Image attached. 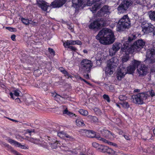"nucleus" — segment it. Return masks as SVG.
Masks as SVG:
<instances>
[{
    "label": "nucleus",
    "mask_w": 155,
    "mask_h": 155,
    "mask_svg": "<svg viewBox=\"0 0 155 155\" xmlns=\"http://www.w3.org/2000/svg\"><path fill=\"white\" fill-rule=\"evenodd\" d=\"M96 38L102 44L105 45L113 43L115 40L114 35L112 31L107 28L101 30L96 36Z\"/></svg>",
    "instance_id": "nucleus-1"
},
{
    "label": "nucleus",
    "mask_w": 155,
    "mask_h": 155,
    "mask_svg": "<svg viewBox=\"0 0 155 155\" xmlns=\"http://www.w3.org/2000/svg\"><path fill=\"white\" fill-rule=\"evenodd\" d=\"M133 38L132 37H129L127 39H125L122 41V43L123 44L121 48L120 51L124 52L127 55H128L129 54L135 52L132 47V45H131L132 43Z\"/></svg>",
    "instance_id": "nucleus-2"
},
{
    "label": "nucleus",
    "mask_w": 155,
    "mask_h": 155,
    "mask_svg": "<svg viewBox=\"0 0 155 155\" xmlns=\"http://www.w3.org/2000/svg\"><path fill=\"white\" fill-rule=\"evenodd\" d=\"M130 19L127 15H124L119 21L117 25V30L123 31L126 28H128L130 26Z\"/></svg>",
    "instance_id": "nucleus-3"
},
{
    "label": "nucleus",
    "mask_w": 155,
    "mask_h": 155,
    "mask_svg": "<svg viewBox=\"0 0 155 155\" xmlns=\"http://www.w3.org/2000/svg\"><path fill=\"white\" fill-rule=\"evenodd\" d=\"M149 96L146 92H143L133 95L130 100L135 104H144V101L147 99Z\"/></svg>",
    "instance_id": "nucleus-4"
},
{
    "label": "nucleus",
    "mask_w": 155,
    "mask_h": 155,
    "mask_svg": "<svg viewBox=\"0 0 155 155\" xmlns=\"http://www.w3.org/2000/svg\"><path fill=\"white\" fill-rule=\"evenodd\" d=\"M81 69L83 72H89L92 64L91 61L90 60L84 59L82 61L81 63Z\"/></svg>",
    "instance_id": "nucleus-5"
},
{
    "label": "nucleus",
    "mask_w": 155,
    "mask_h": 155,
    "mask_svg": "<svg viewBox=\"0 0 155 155\" xmlns=\"http://www.w3.org/2000/svg\"><path fill=\"white\" fill-rule=\"evenodd\" d=\"M132 4L131 0H123L117 8L119 12L120 13H124Z\"/></svg>",
    "instance_id": "nucleus-6"
},
{
    "label": "nucleus",
    "mask_w": 155,
    "mask_h": 155,
    "mask_svg": "<svg viewBox=\"0 0 155 155\" xmlns=\"http://www.w3.org/2000/svg\"><path fill=\"white\" fill-rule=\"evenodd\" d=\"M145 61H148L149 63L155 62V50L154 49L148 50L147 51Z\"/></svg>",
    "instance_id": "nucleus-7"
},
{
    "label": "nucleus",
    "mask_w": 155,
    "mask_h": 155,
    "mask_svg": "<svg viewBox=\"0 0 155 155\" xmlns=\"http://www.w3.org/2000/svg\"><path fill=\"white\" fill-rule=\"evenodd\" d=\"M154 27L151 23H143L142 25V31L144 33L148 34L153 32H154Z\"/></svg>",
    "instance_id": "nucleus-8"
},
{
    "label": "nucleus",
    "mask_w": 155,
    "mask_h": 155,
    "mask_svg": "<svg viewBox=\"0 0 155 155\" xmlns=\"http://www.w3.org/2000/svg\"><path fill=\"white\" fill-rule=\"evenodd\" d=\"M104 21L103 18H98L97 20L91 23L89 27L90 29L98 28L101 26L104 25Z\"/></svg>",
    "instance_id": "nucleus-9"
},
{
    "label": "nucleus",
    "mask_w": 155,
    "mask_h": 155,
    "mask_svg": "<svg viewBox=\"0 0 155 155\" xmlns=\"http://www.w3.org/2000/svg\"><path fill=\"white\" fill-rule=\"evenodd\" d=\"M145 45V41L140 39L134 42L132 45L135 51L136 52L140 51L143 48Z\"/></svg>",
    "instance_id": "nucleus-10"
},
{
    "label": "nucleus",
    "mask_w": 155,
    "mask_h": 155,
    "mask_svg": "<svg viewBox=\"0 0 155 155\" xmlns=\"http://www.w3.org/2000/svg\"><path fill=\"white\" fill-rule=\"evenodd\" d=\"M137 71L139 76H143L146 74L147 72V68L145 65L141 64L139 61L137 67Z\"/></svg>",
    "instance_id": "nucleus-11"
},
{
    "label": "nucleus",
    "mask_w": 155,
    "mask_h": 155,
    "mask_svg": "<svg viewBox=\"0 0 155 155\" xmlns=\"http://www.w3.org/2000/svg\"><path fill=\"white\" fill-rule=\"evenodd\" d=\"M139 63V61H134L133 64L127 67V68H125V70L127 71V73H128L130 74L133 73L135 70L136 68H137L138 64Z\"/></svg>",
    "instance_id": "nucleus-12"
},
{
    "label": "nucleus",
    "mask_w": 155,
    "mask_h": 155,
    "mask_svg": "<svg viewBox=\"0 0 155 155\" xmlns=\"http://www.w3.org/2000/svg\"><path fill=\"white\" fill-rule=\"evenodd\" d=\"M127 74L125 68L123 67H120L117 72V78L118 80H120Z\"/></svg>",
    "instance_id": "nucleus-13"
},
{
    "label": "nucleus",
    "mask_w": 155,
    "mask_h": 155,
    "mask_svg": "<svg viewBox=\"0 0 155 155\" xmlns=\"http://www.w3.org/2000/svg\"><path fill=\"white\" fill-rule=\"evenodd\" d=\"M37 4L43 11H46L49 5L48 3L42 0H37Z\"/></svg>",
    "instance_id": "nucleus-14"
},
{
    "label": "nucleus",
    "mask_w": 155,
    "mask_h": 155,
    "mask_svg": "<svg viewBox=\"0 0 155 155\" xmlns=\"http://www.w3.org/2000/svg\"><path fill=\"white\" fill-rule=\"evenodd\" d=\"M108 6L107 5H105L97 13V16H104L105 15H108L109 14V12L108 10Z\"/></svg>",
    "instance_id": "nucleus-15"
},
{
    "label": "nucleus",
    "mask_w": 155,
    "mask_h": 155,
    "mask_svg": "<svg viewBox=\"0 0 155 155\" xmlns=\"http://www.w3.org/2000/svg\"><path fill=\"white\" fill-rule=\"evenodd\" d=\"M119 62L118 59L116 57H114L110 59L108 61L107 65H109L110 67L115 68L117 67Z\"/></svg>",
    "instance_id": "nucleus-16"
},
{
    "label": "nucleus",
    "mask_w": 155,
    "mask_h": 155,
    "mask_svg": "<svg viewBox=\"0 0 155 155\" xmlns=\"http://www.w3.org/2000/svg\"><path fill=\"white\" fill-rule=\"evenodd\" d=\"M66 2V0H55L50 5L53 8H59L63 5Z\"/></svg>",
    "instance_id": "nucleus-17"
},
{
    "label": "nucleus",
    "mask_w": 155,
    "mask_h": 155,
    "mask_svg": "<svg viewBox=\"0 0 155 155\" xmlns=\"http://www.w3.org/2000/svg\"><path fill=\"white\" fill-rule=\"evenodd\" d=\"M83 0H72L73 6L74 8H78L82 6Z\"/></svg>",
    "instance_id": "nucleus-18"
},
{
    "label": "nucleus",
    "mask_w": 155,
    "mask_h": 155,
    "mask_svg": "<svg viewBox=\"0 0 155 155\" xmlns=\"http://www.w3.org/2000/svg\"><path fill=\"white\" fill-rule=\"evenodd\" d=\"M8 141L11 144H13L18 147H21V148L25 149V146L21 145V144L20 143H18V142H16L12 139H9L8 140Z\"/></svg>",
    "instance_id": "nucleus-19"
},
{
    "label": "nucleus",
    "mask_w": 155,
    "mask_h": 155,
    "mask_svg": "<svg viewBox=\"0 0 155 155\" xmlns=\"http://www.w3.org/2000/svg\"><path fill=\"white\" fill-rule=\"evenodd\" d=\"M101 8V4L98 3H96L92 7L90 8L91 11L93 13L96 12V11Z\"/></svg>",
    "instance_id": "nucleus-20"
},
{
    "label": "nucleus",
    "mask_w": 155,
    "mask_h": 155,
    "mask_svg": "<svg viewBox=\"0 0 155 155\" xmlns=\"http://www.w3.org/2000/svg\"><path fill=\"white\" fill-rule=\"evenodd\" d=\"M39 86V88L41 89H42L44 91H47L48 89V85L44 82L40 84Z\"/></svg>",
    "instance_id": "nucleus-21"
},
{
    "label": "nucleus",
    "mask_w": 155,
    "mask_h": 155,
    "mask_svg": "<svg viewBox=\"0 0 155 155\" xmlns=\"http://www.w3.org/2000/svg\"><path fill=\"white\" fill-rule=\"evenodd\" d=\"M76 125L79 127L83 126L84 125V122L81 118H78L76 120Z\"/></svg>",
    "instance_id": "nucleus-22"
},
{
    "label": "nucleus",
    "mask_w": 155,
    "mask_h": 155,
    "mask_svg": "<svg viewBox=\"0 0 155 155\" xmlns=\"http://www.w3.org/2000/svg\"><path fill=\"white\" fill-rule=\"evenodd\" d=\"M121 46L122 45L120 43L117 42L113 44L112 48L117 51L120 49Z\"/></svg>",
    "instance_id": "nucleus-23"
},
{
    "label": "nucleus",
    "mask_w": 155,
    "mask_h": 155,
    "mask_svg": "<svg viewBox=\"0 0 155 155\" xmlns=\"http://www.w3.org/2000/svg\"><path fill=\"white\" fill-rule=\"evenodd\" d=\"M5 146L8 148L9 150H10L15 155H23L18 153L16 151L13 150L12 148V147L9 146L8 144H5Z\"/></svg>",
    "instance_id": "nucleus-24"
},
{
    "label": "nucleus",
    "mask_w": 155,
    "mask_h": 155,
    "mask_svg": "<svg viewBox=\"0 0 155 155\" xmlns=\"http://www.w3.org/2000/svg\"><path fill=\"white\" fill-rule=\"evenodd\" d=\"M86 136L88 137L94 138L95 136V132L93 131L88 130Z\"/></svg>",
    "instance_id": "nucleus-25"
},
{
    "label": "nucleus",
    "mask_w": 155,
    "mask_h": 155,
    "mask_svg": "<svg viewBox=\"0 0 155 155\" xmlns=\"http://www.w3.org/2000/svg\"><path fill=\"white\" fill-rule=\"evenodd\" d=\"M110 67L109 65H107V66L105 69V73L107 74H109V75H111L113 73V71L111 69L114 68H111Z\"/></svg>",
    "instance_id": "nucleus-26"
},
{
    "label": "nucleus",
    "mask_w": 155,
    "mask_h": 155,
    "mask_svg": "<svg viewBox=\"0 0 155 155\" xmlns=\"http://www.w3.org/2000/svg\"><path fill=\"white\" fill-rule=\"evenodd\" d=\"M87 117L92 123L97 122L98 121V119L95 116L89 115L87 116Z\"/></svg>",
    "instance_id": "nucleus-27"
},
{
    "label": "nucleus",
    "mask_w": 155,
    "mask_h": 155,
    "mask_svg": "<svg viewBox=\"0 0 155 155\" xmlns=\"http://www.w3.org/2000/svg\"><path fill=\"white\" fill-rule=\"evenodd\" d=\"M74 40H67L65 42H63V45L65 48L67 46H70V45H74Z\"/></svg>",
    "instance_id": "nucleus-28"
},
{
    "label": "nucleus",
    "mask_w": 155,
    "mask_h": 155,
    "mask_svg": "<svg viewBox=\"0 0 155 155\" xmlns=\"http://www.w3.org/2000/svg\"><path fill=\"white\" fill-rule=\"evenodd\" d=\"M148 15L150 19L155 21V11H150L148 12Z\"/></svg>",
    "instance_id": "nucleus-29"
},
{
    "label": "nucleus",
    "mask_w": 155,
    "mask_h": 155,
    "mask_svg": "<svg viewBox=\"0 0 155 155\" xmlns=\"http://www.w3.org/2000/svg\"><path fill=\"white\" fill-rule=\"evenodd\" d=\"M63 114H66L71 117H72L74 116H76L75 114L68 111L67 108H66V109L63 111Z\"/></svg>",
    "instance_id": "nucleus-30"
},
{
    "label": "nucleus",
    "mask_w": 155,
    "mask_h": 155,
    "mask_svg": "<svg viewBox=\"0 0 155 155\" xmlns=\"http://www.w3.org/2000/svg\"><path fill=\"white\" fill-rule=\"evenodd\" d=\"M54 97L55 98V100L58 102H61L62 103H64V102L61 100V96L56 94L54 96Z\"/></svg>",
    "instance_id": "nucleus-31"
},
{
    "label": "nucleus",
    "mask_w": 155,
    "mask_h": 155,
    "mask_svg": "<svg viewBox=\"0 0 155 155\" xmlns=\"http://www.w3.org/2000/svg\"><path fill=\"white\" fill-rule=\"evenodd\" d=\"M104 133L106 134V135H105V137H106L109 138L114 137V134H112L110 131L108 130H105Z\"/></svg>",
    "instance_id": "nucleus-32"
},
{
    "label": "nucleus",
    "mask_w": 155,
    "mask_h": 155,
    "mask_svg": "<svg viewBox=\"0 0 155 155\" xmlns=\"http://www.w3.org/2000/svg\"><path fill=\"white\" fill-rule=\"evenodd\" d=\"M105 87L106 90L108 91H112L114 90V87L112 85L106 84L105 85Z\"/></svg>",
    "instance_id": "nucleus-33"
},
{
    "label": "nucleus",
    "mask_w": 155,
    "mask_h": 155,
    "mask_svg": "<svg viewBox=\"0 0 155 155\" xmlns=\"http://www.w3.org/2000/svg\"><path fill=\"white\" fill-rule=\"evenodd\" d=\"M79 112L83 115L86 116L88 114V112L85 110L80 109L79 110Z\"/></svg>",
    "instance_id": "nucleus-34"
},
{
    "label": "nucleus",
    "mask_w": 155,
    "mask_h": 155,
    "mask_svg": "<svg viewBox=\"0 0 155 155\" xmlns=\"http://www.w3.org/2000/svg\"><path fill=\"white\" fill-rule=\"evenodd\" d=\"M45 139L50 144H51L53 142H55V140L52 138H51L50 137L46 136L45 137Z\"/></svg>",
    "instance_id": "nucleus-35"
},
{
    "label": "nucleus",
    "mask_w": 155,
    "mask_h": 155,
    "mask_svg": "<svg viewBox=\"0 0 155 155\" xmlns=\"http://www.w3.org/2000/svg\"><path fill=\"white\" fill-rule=\"evenodd\" d=\"M145 92L149 96L148 97H149L150 95V96L152 97H153L155 96V93L154 91L152 90H149L148 91Z\"/></svg>",
    "instance_id": "nucleus-36"
},
{
    "label": "nucleus",
    "mask_w": 155,
    "mask_h": 155,
    "mask_svg": "<svg viewBox=\"0 0 155 155\" xmlns=\"http://www.w3.org/2000/svg\"><path fill=\"white\" fill-rule=\"evenodd\" d=\"M107 153L112 155H114L115 154L116 152L112 149L108 147Z\"/></svg>",
    "instance_id": "nucleus-37"
},
{
    "label": "nucleus",
    "mask_w": 155,
    "mask_h": 155,
    "mask_svg": "<svg viewBox=\"0 0 155 155\" xmlns=\"http://www.w3.org/2000/svg\"><path fill=\"white\" fill-rule=\"evenodd\" d=\"M117 52V51L112 48L109 49L110 55L111 56H113Z\"/></svg>",
    "instance_id": "nucleus-38"
},
{
    "label": "nucleus",
    "mask_w": 155,
    "mask_h": 155,
    "mask_svg": "<svg viewBox=\"0 0 155 155\" xmlns=\"http://www.w3.org/2000/svg\"><path fill=\"white\" fill-rule=\"evenodd\" d=\"M65 133L64 131H60L58 133V135L61 138H64Z\"/></svg>",
    "instance_id": "nucleus-39"
},
{
    "label": "nucleus",
    "mask_w": 155,
    "mask_h": 155,
    "mask_svg": "<svg viewBox=\"0 0 155 155\" xmlns=\"http://www.w3.org/2000/svg\"><path fill=\"white\" fill-rule=\"evenodd\" d=\"M58 141H56V142H53L50 144L51 145V147L53 149H56L58 145Z\"/></svg>",
    "instance_id": "nucleus-40"
},
{
    "label": "nucleus",
    "mask_w": 155,
    "mask_h": 155,
    "mask_svg": "<svg viewBox=\"0 0 155 155\" xmlns=\"http://www.w3.org/2000/svg\"><path fill=\"white\" fill-rule=\"evenodd\" d=\"M119 99L121 101L126 100L127 99V97L124 95H120L119 97Z\"/></svg>",
    "instance_id": "nucleus-41"
},
{
    "label": "nucleus",
    "mask_w": 155,
    "mask_h": 155,
    "mask_svg": "<svg viewBox=\"0 0 155 155\" xmlns=\"http://www.w3.org/2000/svg\"><path fill=\"white\" fill-rule=\"evenodd\" d=\"M129 57L128 55H126V56H124L122 59L123 63L127 62L129 59Z\"/></svg>",
    "instance_id": "nucleus-42"
},
{
    "label": "nucleus",
    "mask_w": 155,
    "mask_h": 155,
    "mask_svg": "<svg viewBox=\"0 0 155 155\" xmlns=\"http://www.w3.org/2000/svg\"><path fill=\"white\" fill-rule=\"evenodd\" d=\"M108 147L107 146H101L99 149H101V151L103 152H107Z\"/></svg>",
    "instance_id": "nucleus-43"
},
{
    "label": "nucleus",
    "mask_w": 155,
    "mask_h": 155,
    "mask_svg": "<svg viewBox=\"0 0 155 155\" xmlns=\"http://www.w3.org/2000/svg\"><path fill=\"white\" fill-rule=\"evenodd\" d=\"M21 21L24 24L26 25H28L29 24L30 21L28 19L22 18Z\"/></svg>",
    "instance_id": "nucleus-44"
},
{
    "label": "nucleus",
    "mask_w": 155,
    "mask_h": 155,
    "mask_svg": "<svg viewBox=\"0 0 155 155\" xmlns=\"http://www.w3.org/2000/svg\"><path fill=\"white\" fill-rule=\"evenodd\" d=\"M62 72L65 75V76L67 77L68 78H71L72 77L69 74L65 69Z\"/></svg>",
    "instance_id": "nucleus-45"
},
{
    "label": "nucleus",
    "mask_w": 155,
    "mask_h": 155,
    "mask_svg": "<svg viewBox=\"0 0 155 155\" xmlns=\"http://www.w3.org/2000/svg\"><path fill=\"white\" fill-rule=\"evenodd\" d=\"M89 1L87 2V4L88 5H91L92 4L96 2H98L100 0H89Z\"/></svg>",
    "instance_id": "nucleus-46"
},
{
    "label": "nucleus",
    "mask_w": 155,
    "mask_h": 155,
    "mask_svg": "<svg viewBox=\"0 0 155 155\" xmlns=\"http://www.w3.org/2000/svg\"><path fill=\"white\" fill-rule=\"evenodd\" d=\"M103 97L104 99L106 100L107 102H110V98L107 95L104 94L103 95Z\"/></svg>",
    "instance_id": "nucleus-47"
},
{
    "label": "nucleus",
    "mask_w": 155,
    "mask_h": 155,
    "mask_svg": "<svg viewBox=\"0 0 155 155\" xmlns=\"http://www.w3.org/2000/svg\"><path fill=\"white\" fill-rule=\"evenodd\" d=\"M87 131L88 130H86V129H81L80 131V134L86 136Z\"/></svg>",
    "instance_id": "nucleus-48"
},
{
    "label": "nucleus",
    "mask_w": 155,
    "mask_h": 155,
    "mask_svg": "<svg viewBox=\"0 0 155 155\" xmlns=\"http://www.w3.org/2000/svg\"><path fill=\"white\" fill-rule=\"evenodd\" d=\"M65 138L66 137L68 139H67V140H73V138L72 137L69 135L68 134L66 133H65Z\"/></svg>",
    "instance_id": "nucleus-49"
},
{
    "label": "nucleus",
    "mask_w": 155,
    "mask_h": 155,
    "mask_svg": "<svg viewBox=\"0 0 155 155\" xmlns=\"http://www.w3.org/2000/svg\"><path fill=\"white\" fill-rule=\"evenodd\" d=\"M20 92H21L19 90L16 89L14 91V94L15 96L18 97L19 96Z\"/></svg>",
    "instance_id": "nucleus-50"
},
{
    "label": "nucleus",
    "mask_w": 155,
    "mask_h": 155,
    "mask_svg": "<svg viewBox=\"0 0 155 155\" xmlns=\"http://www.w3.org/2000/svg\"><path fill=\"white\" fill-rule=\"evenodd\" d=\"M48 51L49 53L52 55H55V51L54 50L50 48H48Z\"/></svg>",
    "instance_id": "nucleus-51"
},
{
    "label": "nucleus",
    "mask_w": 155,
    "mask_h": 155,
    "mask_svg": "<svg viewBox=\"0 0 155 155\" xmlns=\"http://www.w3.org/2000/svg\"><path fill=\"white\" fill-rule=\"evenodd\" d=\"M74 45H81L82 44L80 40H78L76 41H74Z\"/></svg>",
    "instance_id": "nucleus-52"
},
{
    "label": "nucleus",
    "mask_w": 155,
    "mask_h": 155,
    "mask_svg": "<svg viewBox=\"0 0 155 155\" xmlns=\"http://www.w3.org/2000/svg\"><path fill=\"white\" fill-rule=\"evenodd\" d=\"M68 48L71 49V50L75 51L77 50V48L74 47L72 46H68Z\"/></svg>",
    "instance_id": "nucleus-53"
},
{
    "label": "nucleus",
    "mask_w": 155,
    "mask_h": 155,
    "mask_svg": "<svg viewBox=\"0 0 155 155\" xmlns=\"http://www.w3.org/2000/svg\"><path fill=\"white\" fill-rule=\"evenodd\" d=\"M29 24H31L34 26H36L38 25V23L36 21H32L31 20L30 21Z\"/></svg>",
    "instance_id": "nucleus-54"
},
{
    "label": "nucleus",
    "mask_w": 155,
    "mask_h": 155,
    "mask_svg": "<svg viewBox=\"0 0 155 155\" xmlns=\"http://www.w3.org/2000/svg\"><path fill=\"white\" fill-rule=\"evenodd\" d=\"M61 99H67L68 98V96L65 94H64L61 96Z\"/></svg>",
    "instance_id": "nucleus-55"
},
{
    "label": "nucleus",
    "mask_w": 155,
    "mask_h": 155,
    "mask_svg": "<svg viewBox=\"0 0 155 155\" xmlns=\"http://www.w3.org/2000/svg\"><path fill=\"white\" fill-rule=\"evenodd\" d=\"M107 144L109 145H112L115 147H117V145L115 143L108 141Z\"/></svg>",
    "instance_id": "nucleus-56"
},
{
    "label": "nucleus",
    "mask_w": 155,
    "mask_h": 155,
    "mask_svg": "<svg viewBox=\"0 0 155 155\" xmlns=\"http://www.w3.org/2000/svg\"><path fill=\"white\" fill-rule=\"evenodd\" d=\"M100 140L101 141H102L103 142L105 143H107L108 142V141L106 140V139L104 138H101L100 139Z\"/></svg>",
    "instance_id": "nucleus-57"
},
{
    "label": "nucleus",
    "mask_w": 155,
    "mask_h": 155,
    "mask_svg": "<svg viewBox=\"0 0 155 155\" xmlns=\"http://www.w3.org/2000/svg\"><path fill=\"white\" fill-rule=\"evenodd\" d=\"M94 110L95 112L97 114H99L100 112V110L97 108H95Z\"/></svg>",
    "instance_id": "nucleus-58"
},
{
    "label": "nucleus",
    "mask_w": 155,
    "mask_h": 155,
    "mask_svg": "<svg viewBox=\"0 0 155 155\" xmlns=\"http://www.w3.org/2000/svg\"><path fill=\"white\" fill-rule=\"evenodd\" d=\"M92 145L94 147L96 148H97L99 146V144L96 142L93 143L92 144Z\"/></svg>",
    "instance_id": "nucleus-59"
},
{
    "label": "nucleus",
    "mask_w": 155,
    "mask_h": 155,
    "mask_svg": "<svg viewBox=\"0 0 155 155\" xmlns=\"http://www.w3.org/2000/svg\"><path fill=\"white\" fill-rule=\"evenodd\" d=\"M123 106L124 107L128 108L129 107V105L127 102H125L123 104Z\"/></svg>",
    "instance_id": "nucleus-60"
},
{
    "label": "nucleus",
    "mask_w": 155,
    "mask_h": 155,
    "mask_svg": "<svg viewBox=\"0 0 155 155\" xmlns=\"http://www.w3.org/2000/svg\"><path fill=\"white\" fill-rule=\"evenodd\" d=\"M78 79L81 80V81H84V82H86V83H87L88 84H89V83H88L86 80H85V79H83L81 77H80V76L78 78Z\"/></svg>",
    "instance_id": "nucleus-61"
},
{
    "label": "nucleus",
    "mask_w": 155,
    "mask_h": 155,
    "mask_svg": "<svg viewBox=\"0 0 155 155\" xmlns=\"http://www.w3.org/2000/svg\"><path fill=\"white\" fill-rule=\"evenodd\" d=\"M26 132L28 133L31 134V132H34L35 130L34 129L31 130H30L29 129H27L26 130Z\"/></svg>",
    "instance_id": "nucleus-62"
},
{
    "label": "nucleus",
    "mask_w": 155,
    "mask_h": 155,
    "mask_svg": "<svg viewBox=\"0 0 155 155\" xmlns=\"http://www.w3.org/2000/svg\"><path fill=\"white\" fill-rule=\"evenodd\" d=\"M6 28L7 29H8V30H9V31H14V29H15L14 28H12L11 27H7Z\"/></svg>",
    "instance_id": "nucleus-63"
},
{
    "label": "nucleus",
    "mask_w": 155,
    "mask_h": 155,
    "mask_svg": "<svg viewBox=\"0 0 155 155\" xmlns=\"http://www.w3.org/2000/svg\"><path fill=\"white\" fill-rule=\"evenodd\" d=\"M15 37L16 36L15 35H13L11 36V38L12 39L13 41H15Z\"/></svg>",
    "instance_id": "nucleus-64"
}]
</instances>
